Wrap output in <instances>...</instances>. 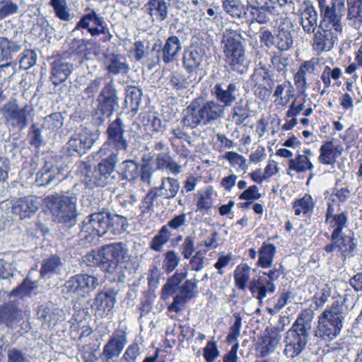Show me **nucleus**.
Segmentation results:
<instances>
[{"instance_id": "nucleus-1", "label": "nucleus", "mask_w": 362, "mask_h": 362, "mask_svg": "<svg viewBox=\"0 0 362 362\" xmlns=\"http://www.w3.org/2000/svg\"><path fill=\"white\" fill-rule=\"evenodd\" d=\"M313 317L314 313L311 309L303 310L286 333L284 354L287 357L293 358L305 349L313 327Z\"/></svg>"}, {"instance_id": "nucleus-2", "label": "nucleus", "mask_w": 362, "mask_h": 362, "mask_svg": "<svg viewBox=\"0 0 362 362\" xmlns=\"http://www.w3.org/2000/svg\"><path fill=\"white\" fill-rule=\"evenodd\" d=\"M129 257L127 245L121 242L106 245L97 253L100 267L112 276V281L119 282L126 277L124 264Z\"/></svg>"}, {"instance_id": "nucleus-3", "label": "nucleus", "mask_w": 362, "mask_h": 362, "mask_svg": "<svg viewBox=\"0 0 362 362\" xmlns=\"http://www.w3.org/2000/svg\"><path fill=\"white\" fill-rule=\"evenodd\" d=\"M224 113V106L217 101H205L203 98L199 97L194 99L183 111L182 122L185 127L194 129L221 118Z\"/></svg>"}, {"instance_id": "nucleus-4", "label": "nucleus", "mask_w": 362, "mask_h": 362, "mask_svg": "<svg viewBox=\"0 0 362 362\" xmlns=\"http://www.w3.org/2000/svg\"><path fill=\"white\" fill-rule=\"evenodd\" d=\"M118 162L117 155L111 152L93 170L87 162L77 163V173L82 177L85 185L90 188L112 184L117 177L115 165Z\"/></svg>"}, {"instance_id": "nucleus-5", "label": "nucleus", "mask_w": 362, "mask_h": 362, "mask_svg": "<svg viewBox=\"0 0 362 362\" xmlns=\"http://www.w3.org/2000/svg\"><path fill=\"white\" fill-rule=\"evenodd\" d=\"M77 195L69 192L55 193L45 198L54 221L69 228L74 226L77 222Z\"/></svg>"}, {"instance_id": "nucleus-6", "label": "nucleus", "mask_w": 362, "mask_h": 362, "mask_svg": "<svg viewBox=\"0 0 362 362\" xmlns=\"http://www.w3.org/2000/svg\"><path fill=\"white\" fill-rule=\"evenodd\" d=\"M343 302L335 301L330 309L325 310L319 317L318 326L315 336L329 340L336 338L343 327V321L348 313V308Z\"/></svg>"}, {"instance_id": "nucleus-7", "label": "nucleus", "mask_w": 362, "mask_h": 362, "mask_svg": "<svg viewBox=\"0 0 362 362\" xmlns=\"http://www.w3.org/2000/svg\"><path fill=\"white\" fill-rule=\"evenodd\" d=\"M322 16V20L314 33L313 45L314 49L318 52L331 50L337 40V33L342 29L341 16L332 15L329 11Z\"/></svg>"}, {"instance_id": "nucleus-8", "label": "nucleus", "mask_w": 362, "mask_h": 362, "mask_svg": "<svg viewBox=\"0 0 362 362\" xmlns=\"http://www.w3.org/2000/svg\"><path fill=\"white\" fill-rule=\"evenodd\" d=\"M237 35L236 32L232 31H227L224 35L222 40L223 54L225 61L230 69L243 74L247 71L248 64L245 58L244 47L236 37Z\"/></svg>"}, {"instance_id": "nucleus-9", "label": "nucleus", "mask_w": 362, "mask_h": 362, "mask_svg": "<svg viewBox=\"0 0 362 362\" xmlns=\"http://www.w3.org/2000/svg\"><path fill=\"white\" fill-rule=\"evenodd\" d=\"M100 281L97 276L88 274H80L71 277L62 286V293L67 298L80 300L92 291L96 289Z\"/></svg>"}, {"instance_id": "nucleus-10", "label": "nucleus", "mask_w": 362, "mask_h": 362, "mask_svg": "<svg viewBox=\"0 0 362 362\" xmlns=\"http://www.w3.org/2000/svg\"><path fill=\"white\" fill-rule=\"evenodd\" d=\"M32 111L33 108L28 104L20 107L16 100L11 99L0 108V115L6 125L22 130L28 125Z\"/></svg>"}, {"instance_id": "nucleus-11", "label": "nucleus", "mask_w": 362, "mask_h": 362, "mask_svg": "<svg viewBox=\"0 0 362 362\" xmlns=\"http://www.w3.org/2000/svg\"><path fill=\"white\" fill-rule=\"evenodd\" d=\"M108 229L109 212L103 211L93 213L83 220L81 236L92 243L97 241L98 238L105 235Z\"/></svg>"}, {"instance_id": "nucleus-12", "label": "nucleus", "mask_w": 362, "mask_h": 362, "mask_svg": "<svg viewBox=\"0 0 362 362\" xmlns=\"http://www.w3.org/2000/svg\"><path fill=\"white\" fill-rule=\"evenodd\" d=\"M282 266L279 268L274 267L269 272H263V276L253 279L249 284L248 288L250 293L255 296L259 304L268 294H273L276 290L274 281L283 274Z\"/></svg>"}, {"instance_id": "nucleus-13", "label": "nucleus", "mask_w": 362, "mask_h": 362, "mask_svg": "<svg viewBox=\"0 0 362 362\" xmlns=\"http://www.w3.org/2000/svg\"><path fill=\"white\" fill-rule=\"evenodd\" d=\"M181 49V42L175 35L170 36L164 44L158 40L152 47V52L156 53L158 62H163L166 64L176 61Z\"/></svg>"}, {"instance_id": "nucleus-14", "label": "nucleus", "mask_w": 362, "mask_h": 362, "mask_svg": "<svg viewBox=\"0 0 362 362\" xmlns=\"http://www.w3.org/2000/svg\"><path fill=\"white\" fill-rule=\"evenodd\" d=\"M251 21L261 25L267 24L277 13L274 0H250Z\"/></svg>"}, {"instance_id": "nucleus-15", "label": "nucleus", "mask_w": 362, "mask_h": 362, "mask_svg": "<svg viewBox=\"0 0 362 362\" xmlns=\"http://www.w3.org/2000/svg\"><path fill=\"white\" fill-rule=\"evenodd\" d=\"M211 93L224 108L230 107L240 95V84L235 81L218 82L213 87Z\"/></svg>"}, {"instance_id": "nucleus-16", "label": "nucleus", "mask_w": 362, "mask_h": 362, "mask_svg": "<svg viewBox=\"0 0 362 362\" xmlns=\"http://www.w3.org/2000/svg\"><path fill=\"white\" fill-rule=\"evenodd\" d=\"M10 212L21 219L33 216L39 209V202L33 196H28L17 199L3 202Z\"/></svg>"}, {"instance_id": "nucleus-17", "label": "nucleus", "mask_w": 362, "mask_h": 362, "mask_svg": "<svg viewBox=\"0 0 362 362\" xmlns=\"http://www.w3.org/2000/svg\"><path fill=\"white\" fill-rule=\"evenodd\" d=\"M127 343V333L121 329L115 331L103 347L100 354L103 362H116Z\"/></svg>"}, {"instance_id": "nucleus-18", "label": "nucleus", "mask_w": 362, "mask_h": 362, "mask_svg": "<svg viewBox=\"0 0 362 362\" xmlns=\"http://www.w3.org/2000/svg\"><path fill=\"white\" fill-rule=\"evenodd\" d=\"M206 57L204 47L192 45L186 49L183 55V66L189 74H198L203 70V64Z\"/></svg>"}, {"instance_id": "nucleus-19", "label": "nucleus", "mask_w": 362, "mask_h": 362, "mask_svg": "<svg viewBox=\"0 0 362 362\" xmlns=\"http://www.w3.org/2000/svg\"><path fill=\"white\" fill-rule=\"evenodd\" d=\"M94 142L95 139L93 134L82 131L73 134L66 143L65 148L69 156H73L74 153L82 155L93 146Z\"/></svg>"}, {"instance_id": "nucleus-20", "label": "nucleus", "mask_w": 362, "mask_h": 362, "mask_svg": "<svg viewBox=\"0 0 362 362\" xmlns=\"http://www.w3.org/2000/svg\"><path fill=\"white\" fill-rule=\"evenodd\" d=\"M64 178L62 169L51 163H46L36 174L35 183L39 187L57 185Z\"/></svg>"}, {"instance_id": "nucleus-21", "label": "nucleus", "mask_w": 362, "mask_h": 362, "mask_svg": "<svg viewBox=\"0 0 362 362\" xmlns=\"http://www.w3.org/2000/svg\"><path fill=\"white\" fill-rule=\"evenodd\" d=\"M98 105L92 114V123L95 127H100L109 119L119 105V102L114 100L98 97Z\"/></svg>"}, {"instance_id": "nucleus-22", "label": "nucleus", "mask_w": 362, "mask_h": 362, "mask_svg": "<svg viewBox=\"0 0 362 362\" xmlns=\"http://www.w3.org/2000/svg\"><path fill=\"white\" fill-rule=\"evenodd\" d=\"M348 215L346 211L336 213L333 205L329 204L325 216V223L333 228L331 235L337 237V235L344 233L343 230L349 225Z\"/></svg>"}, {"instance_id": "nucleus-23", "label": "nucleus", "mask_w": 362, "mask_h": 362, "mask_svg": "<svg viewBox=\"0 0 362 362\" xmlns=\"http://www.w3.org/2000/svg\"><path fill=\"white\" fill-rule=\"evenodd\" d=\"M74 70V65L62 57H56L51 63L50 79L54 86L65 81Z\"/></svg>"}, {"instance_id": "nucleus-24", "label": "nucleus", "mask_w": 362, "mask_h": 362, "mask_svg": "<svg viewBox=\"0 0 362 362\" xmlns=\"http://www.w3.org/2000/svg\"><path fill=\"white\" fill-rule=\"evenodd\" d=\"M299 24L303 31L308 34L314 33L318 26V15L315 8L307 5L303 9L299 10Z\"/></svg>"}, {"instance_id": "nucleus-25", "label": "nucleus", "mask_w": 362, "mask_h": 362, "mask_svg": "<svg viewBox=\"0 0 362 362\" xmlns=\"http://www.w3.org/2000/svg\"><path fill=\"white\" fill-rule=\"evenodd\" d=\"M117 292L112 288H105L98 293L93 304L96 309L108 314L111 312L116 303Z\"/></svg>"}, {"instance_id": "nucleus-26", "label": "nucleus", "mask_w": 362, "mask_h": 362, "mask_svg": "<svg viewBox=\"0 0 362 362\" xmlns=\"http://www.w3.org/2000/svg\"><path fill=\"white\" fill-rule=\"evenodd\" d=\"M336 240L335 245H337L338 251L344 259L354 255L357 243L353 233H350L348 235L340 233V235H337V237L330 235V240Z\"/></svg>"}, {"instance_id": "nucleus-27", "label": "nucleus", "mask_w": 362, "mask_h": 362, "mask_svg": "<svg viewBox=\"0 0 362 362\" xmlns=\"http://www.w3.org/2000/svg\"><path fill=\"white\" fill-rule=\"evenodd\" d=\"M159 197L171 199L176 197L180 189L179 181L170 177H163L158 187H153Z\"/></svg>"}, {"instance_id": "nucleus-28", "label": "nucleus", "mask_w": 362, "mask_h": 362, "mask_svg": "<svg viewBox=\"0 0 362 362\" xmlns=\"http://www.w3.org/2000/svg\"><path fill=\"white\" fill-rule=\"evenodd\" d=\"M63 267L64 264L61 258L56 255H52L43 260L40 269V276L42 279H50L60 274Z\"/></svg>"}, {"instance_id": "nucleus-29", "label": "nucleus", "mask_w": 362, "mask_h": 362, "mask_svg": "<svg viewBox=\"0 0 362 362\" xmlns=\"http://www.w3.org/2000/svg\"><path fill=\"white\" fill-rule=\"evenodd\" d=\"M145 6L153 21L162 22L168 16V5L165 0H148Z\"/></svg>"}, {"instance_id": "nucleus-30", "label": "nucleus", "mask_w": 362, "mask_h": 362, "mask_svg": "<svg viewBox=\"0 0 362 362\" xmlns=\"http://www.w3.org/2000/svg\"><path fill=\"white\" fill-rule=\"evenodd\" d=\"M86 11H88V13L80 18L72 33H75L81 28H88L90 21L93 22L97 27L108 28L105 18L103 16H99L94 10L89 8H86Z\"/></svg>"}, {"instance_id": "nucleus-31", "label": "nucleus", "mask_w": 362, "mask_h": 362, "mask_svg": "<svg viewBox=\"0 0 362 362\" xmlns=\"http://www.w3.org/2000/svg\"><path fill=\"white\" fill-rule=\"evenodd\" d=\"M222 8L230 17L239 20L245 16L248 10V7L241 0H223Z\"/></svg>"}, {"instance_id": "nucleus-32", "label": "nucleus", "mask_w": 362, "mask_h": 362, "mask_svg": "<svg viewBox=\"0 0 362 362\" xmlns=\"http://www.w3.org/2000/svg\"><path fill=\"white\" fill-rule=\"evenodd\" d=\"M21 49L20 42L7 37H0V62L11 59Z\"/></svg>"}, {"instance_id": "nucleus-33", "label": "nucleus", "mask_w": 362, "mask_h": 362, "mask_svg": "<svg viewBox=\"0 0 362 362\" xmlns=\"http://www.w3.org/2000/svg\"><path fill=\"white\" fill-rule=\"evenodd\" d=\"M112 146L118 151H128L129 147V142L124 136V133L119 135H116L112 138L107 139V141L103 144V146L97 152V154L100 157H103L107 155L108 151V146Z\"/></svg>"}, {"instance_id": "nucleus-34", "label": "nucleus", "mask_w": 362, "mask_h": 362, "mask_svg": "<svg viewBox=\"0 0 362 362\" xmlns=\"http://www.w3.org/2000/svg\"><path fill=\"white\" fill-rule=\"evenodd\" d=\"M106 60L107 70L110 74L117 75L128 73L129 66L122 56L112 54L107 57Z\"/></svg>"}, {"instance_id": "nucleus-35", "label": "nucleus", "mask_w": 362, "mask_h": 362, "mask_svg": "<svg viewBox=\"0 0 362 362\" xmlns=\"http://www.w3.org/2000/svg\"><path fill=\"white\" fill-rule=\"evenodd\" d=\"M21 318V310L13 304H6L0 308V324H5L8 327L15 322H19Z\"/></svg>"}, {"instance_id": "nucleus-36", "label": "nucleus", "mask_w": 362, "mask_h": 362, "mask_svg": "<svg viewBox=\"0 0 362 362\" xmlns=\"http://www.w3.org/2000/svg\"><path fill=\"white\" fill-rule=\"evenodd\" d=\"M187 277V272H175L162 288V298L167 300L177 291V287Z\"/></svg>"}, {"instance_id": "nucleus-37", "label": "nucleus", "mask_w": 362, "mask_h": 362, "mask_svg": "<svg viewBox=\"0 0 362 362\" xmlns=\"http://www.w3.org/2000/svg\"><path fill=\"white\" fill-rule=\"evenodd\" d=\"M350 24L358 29L362 24V0H347Z\"/></svg>"}, {"instance_id": "nucleus-38", "label": "nucleus", "mask_w": 362, "mask_h": 362, "mask_svg": "<svg viewBox=\"0 0 362 362\" xmlns=\"http://www.w3.org/2000/svg\"><path fill=\"white\" fill-rule=\"evenodd\" d=\"M276 251V247L273 244L263 243L259 250L257 266L264 269L271 267Z\"/></svg>"}, {"instance_id": "nucleus-39", "label": "nucleus", "mask_w": 362, "mask_h": 362, "mask_svg": "<svg viewBox=\"0 0 362 362\" xmlns=\"http://www.w3.org/2000/svg\"><path fill=\"white\" fill-rule=\"evenodd\" d=\"M232 109V119L237 125H240L250 117L248 101L240 99L235 103Z\"/></svg>"}, {"instance_id": "nucleus-40", "label": "nucleus", "mask_w": 362, "mask_h": 362, "mask_svg": "<svg viewBox=\"0 0 362 362\" xmlns=\"http://www.w3.org/2000/svg\"><path fill=\"white\" fill-rule=\"evenodd\" d=\"M293 44V37L291 32L284 27H279L276 33L274 47L280 52L288 50Z\"/></svg>"}, {"instance_id": "nucleus-41", "label": "nucleus", "mask_w": 362, "mask_h": 362, "mask_svg": "<svg viewBox=\"0 0 362 362\" xmlns=\"http://www.w3.org/2000/svg\"><path fill=\"white\" fill-rule=\"evenodd\" d=\"M279 343V340L276 337H264L261 341L257 344L256 349L259 357L264 358L274 352Z\"/></svg>"}, {"instance_id": "nucleus-42", "label": "nucleus", "mask_w": 362, "mask_h": 362, "mask_svg": "<svg viewBox=\"0 0 362 362\" xmlns=\"http://www.w3.org/2000/svg\"><path fill=\"white\" fill-rule=\"evenodd\" d=\"M37 288V281H31L29 278H25L19 286L11 291L9 297H18L20 298H30L32 293Z\"/></svg>"}, {"instance_id": "nucleus-43", "label": "nucleus", "mask_w": 362, "mask_h": 362, "mask_svg": "<svg viewBox=\"0 0 362 362\" xmlns=\"http://www.w3.org/2000/svg\"><path fill=\"white\" fill-rule=\"evenodd\" d=\"M199 21L206 29L213 30L218 25L221 18L219 6L209 8L205 13L202 14Z\"/></svg>"}, {"instance_id": "nucleus-44", "label": "nucleus", "mask_w": 362, "mask_h": 362, "mask_svg": "<svg viewBox=\"0 0 362 362\" xmlns=\"http://www.w3.org/2000/svg\"><path fill=\"white\" fill-rule=\"evenodd\" d=\"M141 96L142 92L140 88L135 86H127L124 100L126 106L129 107L132 112H137L141 103Z\"/></svg>"}, {"instance_id": "nucleus-45", "label": "nucleus", "mask_w": 362, "mask_h": 362, "mask_svg": "<svg viewBox=\"0 0 362 362\" xmlns=\"http://www.w3.org/2000/svg\"><path fill=\"white\" fill-rule=\"evenodd\" d=\"M49 6L53 8L55 16L63 21H69L71 14L67 0H49Z\"/></svg>"}, {"instance_id": "nucleus-46", "label": "nucleus", "mask_w": 362, "mask_h": 362, "mask_svg": "<svg viewBox=\"0 0 362 362\" xmlns=\"http://www.w3.org/2000/svg\"><path fill=\"white\" fill-rule=\"evenodd\" d=\"M313 168V165L305 155L298 154L295 158H291L288 161L289 170L296 173L311 170Z\"/></svg>"}, {"instance_id": "nucleus-47", "label": "nucleus", "mask_w": 362, "mask_h": 362, "mask_svg": "<svg viewBox=\"0 0 362 362\" xmlns=\"http://www.w3.org/2000/svg\"><path fill=\"white\" fill-rule=\"evenodd\" d=\"M59 312L60 310L57 308H49L42 305L38 307L37 315L38 319L42 320L44 324L50 326L52 324L54 325L59 320Z\"/></svg>"}, {"instance_id": "nucleus-48", "label": "nucleus", "mask_w": 362, "mask_h": 362, "mask_svg": "<svg viewBox=\"0 0 362 362\" xmlns=\"http://www.w3.org/2000/svg\"><path fill=\"white\" fill-rule=\"evenodd\" d=\"M250 267L247 264L238 265L234 272V279L235 286L242 291L247 287L250 280Z\"/></svg>"}, {"instance_id": "nucleus-49", "label": "nucleus", "mask_w": 362, "mask_h": 362, "mask_svg": "<svg viewBox=\"0 0 362 362\" xmlns=\"http://www.w3.org/2000/svg\"><path fill=\"white\" fill-rule=\"evenodd\" d=\"M172 236L168 226H163L158 233L152 239L150 247L156 252H160L165 244H166Z\"/></svg>"}, {"instance_id": "nucleus-50", "label": "nucleus", "mask_w": 362, "mask_h": 362, "mask_svg": "<svg viewBox=\"0 0 362 362\" xmlns=\"http://www.w3.org/2000/svg\"><path fill=\"white\" fill-rule=\"evenodd\" d=\"M336 150L332 141L323 144L320 149L319 162L325 165L332 164L336 159Z\"/></svg>"}, {"instance_id": "nucleus-51", "label": "nucleus", "mask_w": 362, "mask_h": 362, "mask_svg": "<svg viewBox=\"0 0 362 362\" xmlns=\"http://www.w3.org/2000/svg\"><path fill=\"white\" fill-rule=\"evenodd\" d=\"M123 178L128 181H133L139 176V165L134 160H124L121 164Z\"/></svg>"}, {"instance_id": "nucleus-52", "label": "nucleus", "mask_w": 362, "mask_h": 362, "mask_svg": "<svg viewBox=\"0 0 362 362\" xmlns=\"http://www.w3.org/2000/svg\"><path fill=\"white\" fill-rule=\"evenodd\" d=\"M293 207L295 210V215L299 216L301 214H306L311 211L313 209L314 203L310 195L305 194L301 199L293 202Z\"/></svg>"}, {"instance_id": "nucleus-53", "label": "nucleus", "mask_w": 362, "mask_h": 362, "mask_svg": "<svg viewBox=\"0 0 362 362\" xmlns=\"http://www.w3.org/2000/svg\"><path fill=\"white\" fill-rule=\"evenodd\" d=\"M180 258L177 252L170 250L164 254L163 269L167 273L174 271L179 265Z\"/></svg>"}, {"instance_id": "nucleus-54", "label": "nucleus", "mask_w": 362, "mask_h": 362, "mask_svg": "<svg viewBox=\"0 0 362 362\" xmlns=\"http://www.w3.org/2000/svg\"><path fill=\"white\" fill-rule=\"evenodd\" d=\"M63 125V117L59 112L52 113L44 118L42 127L47 130L54 131Z\"/></svg>"}, {"instance_id": "nucleus-55", "label": "nucleus", "mask_w": 362, "mask_h": 362, "mask_svg": "<svg viewBox=\"0 0 362 362\" xmlns=\"http://www.w3.org/2000/svg\"><path fill=\"white\" fill-rule=\"evenodd\" d=\"M271 63L276 71L285 72L289 66V57L280 52H274L271 57Z\"/></svg>"}, {"instance_id": "nucleus-56", "label": "nucleus", "mask_w": 362, "mask_h": 362, "mask_svg": "<svg viewBox=\"0 0 362 362\" xmlns=\"http://www.w3.org/2000/svg\"><path fill=\"white\" fill-rule=\"evenodd\" d=\"M126 219L122 216L109 212V229L113 234H119L124 230Z\"/></svg>"}, {"instance_id": "nucleus-57", "label": "nucleus", "mask_w": 362, "mask_h": 362, "mask_svg": "<svg viewBox=\"0 0 362 362\" xmlns=\"http://www.w3.org/2000/svg\"><path fill=\"white\" fill-rule=\"evenodd\" d=\"M317 291L314 298L317 307H322L331 296V287L328 284H322L317 286Z\"/></svg>"}, {"instance_id": "nucleus-58", "label": "nucleus", "mask_w": 362, "mask_h": 362, "mask_svg": "<svg viewBox=\"0 0 362 362\" xmlns=\"http://www.w3.org/2000/svg\"><path fill=\"white\" fill-rule=\"evenodd\" d=\"M173 89L182 90L187 88L189 83L185 76L178 71H174L170 76L169 83Z\"/></svg>"}, {"instance_id": "nucleus-59", "label": "nucleus", "mask_w": 362, "mask_h": 362, "mask_svg": "<svg viewBox=\"0 0 362 362\" xmlns=\"http://www.w3.org/2000/svg\"><path fill=\"white\" fill-rule=\"evenodd\" d=\"M124 124L119 114L116 119L110 122L108 126L107 129V139L124 133Z\"/></svg>"}, {"instance_id": "nucleus-60", "label": "nucleus", "mask_w": 362, "mask_h": 362, "mask_svg": "<svg viewBox=\"0 0 362 362\" xmlns=\"http://www.w3.org/2000/svg\"><path fill=\"white\" fill-rule=\"evenodd\" d=\"M199 280L198 279H187L179 287L180 292L183 293L187 298L192 299L195 296V290Z\"/></svg>"}, {"instance_id": "nucleus-61", "label": "nucleus", "mask_w": 362, "mask_h": 362, "mask_svg": "<svg viewBox=\"0 0 362 362\" xmlns=\"http://www.w3.org/2000/svg\"><path fill=\"white\" fill-rule=\"evenodd\" d=\"M157 192L153 187L148 191V192L144 197L141 204L140 209L142 214L148 213L153 207V202L158 198Z\"/></svg>"}, {"instance_id": "nucleus-62", "label": "nucleus", "mask_w": 362, "mask_h": 362, "mask_svg": "<svg viewBox=\"0 0 362 362\" xmlns=\"http://www.w3.org/2000/svg\"><path fill=\"white\" fill-rule=\"evenodd\" d=\"M223 158L228 160L232 165H237L239 168H240L243 170H245L247 168V165L246 164V159L243 156L236 152H227L224 155Z\"/></svg>"}, {"instance_id": "nucleus-63", "label": "nucleus", "mask_w": 362, "mask_h": 362, "mask_svg": "<svg viewBox=\"0 0 362 362\" xmlns=\"http://www.w3.org/2000/svg\"><path fill=\"white\" fill-rule=\"evenodd\" d=\"M180 253L184 259H189L195 251L194 239L193 237L188 235L185 238L182 244L180 247Z\"/></svg>"}, {"instance_id": "nucleus-64", "label": "nucleus", "mask_w": 362, "mask_h": 362, "mask_svg": "<svg viewBox=\"0 0 362 362\" xmlns=\"http://www.w3.org/2000/svg\"><path fill=\"white\" fill-rule=\"evenodd\" d=\"M220 355L215 341L210 340L204 349V357L206 362H214Z\"/></svg>"}]
</instances>
